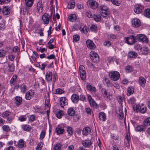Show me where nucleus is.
I'll list each match as a JSON object with an SVG mask.
<instances>
[{
  "instance_id": "obj_11",
  "label": "nucleus",
  "mask_w": 150,
  "mask_h": 150,
  "mask_svg": "<svg viewBox=\"0 0 150 150\" xmlns=\"http://www.w3.org/2000/svg\"><path fill=\"white\" fill-rule=\"evenodd\" d=\"M132 25L135 28H138L141 25V22L140 20L137 18H134L132 19L131 20Z\"/></svg>"
},
{
  "instance_id": "obj_2",
  "label": "nucleus",
  "mask_w": 150,
  "mask_h": 150,
  "mask_svg": "<svg viewBox=\"0 0 150 150\" xmlns=\"http://www.w3.org/2000/svg\"><path fill=\"white\" fill-rule=\"evenodd\" d=\"M2 116L4 118H6V121L9 123L12 122L14 117L11 112L9 111L4 112L2 114Z\"/></svg>"
},
{
  "instance_id": "obj_32",
  "label": "nucleus",
  "mask_w": 150,
  "mask_h": 150,
  "mask_svg": "<svg viewBox=\"0 0 150 150\" xmlns=\"http://www.w3.org/2000/svg\"><path fill=\"white\" fill-rule=\"evenodd\" d=\"M21 128L25 131L29 132L31 129V127L27 125H21Z\"/></svg>"
},
{
  "instance_id": "obj_40",
  "label": "nucleus",
  "mask_w": 150,
  "mask_h": 150,
  "mask_svg": "<svg viewBox=\"0 0 150 150\" xmlns=\"http://www.w3.org/2000/svg\"><path fill=\"white\" fill-rule=\"evenodd\" d=\"M128 55L130 58H134L137 56V54L134 52L131 51L128 53Z\"/></svg>"
},
{
  "instance_id": "obj_21",
  "label": "nucleus",
  "mask_w": 150,
  "mask_h": 150,
  "mask_svg": "<svg viewBox=\"0 0 150 150\" xmlns=\"http://www.w3.org/2000/svg\"><path fill=\"white\" fill-rule=\"evenodd\" d=\"M52 73L51 71H48L46 73V79L48 82H51L52 79Z\"/></svg>"
},
{
  "instance_id": "obj_27",
  "label": "nucleus",
  "mask_w": 150,
  "mask_h": 150,
  "mask_svg": "<svg viewBox=\"0 0 150 150\" xmlns=\"http://www.w3.org/2000/svg\"><path fill=\"white\" fill-rule=\"evenodd\" d=\"M91 132L90 128L88 127H84L82 130V134L85 135H87L90 134Z\"/></svg>"
},
{
  "instance_id": "obj_24",
  "label": "nucleus",
  "mask_w": 150,
  "mask_h": 150,
  "mask_svg": "<svg viewBox=\"0 0 150 150\" xmlns=\"http://www.w3.org/2000/svg\"><path fill=\"white\" fill-rule=\"evenodd\" d=\"M140 50L141 52L140 53L141 54H146L148 53L149 49L146 46H144L140 48Z\"/></svg>"
},
{
  "instance_id": "obj_29",
  "label": "nucleus",
  "mask_w": 150,
  "mask_h": 150,
  "mask_svg": "<svg viewBox=\"0 0 150 150\" xmlns=\"http://www.w3.org/2000/svg\"><path fill=\"white\" fill-rule=\"evenodd\" d=\"M87 89L91 92L93 93H95L96 91V88L89 84H88L86 86Z\"/></svg>"
},
{
  "instance_id": "obj_47",
  "label": "nucleus",
  "mask_w": 150,
  "mask_h": 150,
  "mask_svg": "<svg viewBox=\"0 0 150 150\" xmlns=\"http://www.w3.org/2000/svg\"><path fill=\"white\" fill-rule=\"evenodd\" d=\"M139 110L141 113H145L146 111V108L145 106L142 105L140 106Z\"/></svg>"
},
{
  "instance_id": "obj_14",
  "label": "nucleus",
  "mask_w": 150,
  "mask_h": 150,
  "mask_svg": "<svg viewBox=\"0 0 150 150\" xmlns=\"http://www.w3.org/2000/svg\"><path fill=\"white\" fill-rule=\"evenodd\" d=\"M91 107L93 108L97 107V104L93 99L92 98L91 96L89 94L87 95Z\"/></svg>"
},
{
  "instance_id": "obj_34",
  "label": "nucleus",
  "mask_w": 150,
  "mask_h": 150,
  "mask_svg": "<svg viewBox=\"0 0 150 150\" xmlns=\"http://www.w3.org/2000/svg\"><path fill=\"white\" fill-rule=\"evenodd\" d=\"M134 89L132 87L130 86L127 88V95L129 96L132 94L134 92Z\"/></svg>"
},
{
  "instance_id": "obj_5",
  "label": "nucleus",
  "mask_w": 150,
  "mask_h": 150,
  "mask_svg": "<svg viewBox=\"0 0 150 150\" xmlns=\"http://www.w3.org/2000/svg\"><path fill=\"white\" fill-rule=\"evenodd\" d=\"M51 16L48 14L45 13L42 17V20L43 23L46 25L48 24L51 19Z\"/></svg>"
},
{
  "instance_id": "obj_13",
  "label": "nucleus",
  "mask_w": 150,
  "mask_h": 150,
  "mask_svg": "<svg viewBox=\"0 0 150 150\" xmlns=\"http://www.w3.org/2000/svg\"><path fill=\"white\" fill-rule=\"evenodd\" d=\"M88 5L92 9H95L98 6V3L94 0H89L87 1Z\"/></svg>"
},
{
  "instance_id": "obj_64",
  "label": "nucleus",
  "mask_w": 150,
  "mask_h": 150,
  "mask_svg": "<svg viewBox=\"0 0 150 150\" xmlns=\"http://www.w3.org/2000/svg\"><path fill=\"white\" fill-rule=\"evenodd\" d=\"M43 144V143L42 142L39 143L36 147V150H40L42 148Z\"/></svg>"
},
{
  "instance_id": "obj_59",
  "label": "nucleus",
  "mask_w": 150,
  "mask_h": 150,
  "mask_svg": "<svg viewBox=\"0 0 150 150\" xmlns=\"http://www.w3.org/2000/svg\"><path fill=\"white\" fill-rule=\"evenodd\" d=\"M6 53V52L4 50H0V57H4Z\"/></svg>"
},
{
  "instance_id": "obj_31",
  "label": "nucleus",
  "mask_w": 150,
  "mask_h": 150,
  "mask_svg": "<svg viewBox=\"0 0 150 150\" xmlns=\"http://www.w3.org/2000/svg\"><path fill=\"white\" fill-rule=\"evenodd\" d=\"M103 17L105 18H108L109 17L110 13L109 11H103V13L100 12Z\"/></svg>"
},
{
  "instance_id": "obj_7",
  "label": "nucleus",
  "mask_w": 150,
  "mask_h": 150,
  "mask_svg": "<svg viewBox=\"0 0 150 150\" xmlns=\"http://www.w3.org/2000/svg\"><path fill=\"white\" fill-rule=\"evenodd\" d=\"M144 8V6L141 4H136L134 6V11L136 13L139 14L142 12Z\"/></svg>"
},
{
  "instance_id": "obj_37",
  "label": "nucleus",
  "mask_w": 150,
  "mask_h": 150,
  "mask_svg": "<svg viewBox=\"0 0 150 150\" xmlns=\"http://www.w3.org/2000/svg\"><path fill=\"white\" fill-rule=\"evenodd\" d=\"M27 88L26 83H23L20 86V89L21 92L24 93Z\"/></svg>"
},
{
  "instance_id": "obj_22",
  "label": "nucleus",
  "mask_w": 150,
  "mask_h": 150,
  "mask_svg": "<svg viewBox=\"0 0 150 150\" xmlns=\"http://www.w3.org/2000/svg\"><path fill=\"white\" fill-rule=\"evenodd\" d=\"M67 100L64 97L60 98V104L61 107L64 108V106L67 105Z\"/></svg>"
},
{
  "instance_id": "obj_16",
  "label": "nucleus",
  "mask_w": 150,
  "mask_h": 150,
  "mask_svg": "<svg viewBox=\"0 0 150 150\" xmlns=\"http://www.w3.org/2000/svg\"><path fill=\"white\" fill-rule=\"evenodd\" d=\"M34 93V91L31 90L27 92L25 95V99L27 100H30L33 97Z\"/></svg>"
},
{
  "instance_id": "obj_50",
  "label": "nucleus",
  "mask_w": 150,
  "mask_h": 150,
  "mask_svg": "<svg viewBox=\"0 0 150 150\" xmlns=\"http://www.w3.org/2000/svg\"><path fill=\"white\" fill-rule=\"evenodd\" d=\"M62 145L59 143L56 144L54 146L53 150H60L62 147Z\"/></svg>"
},
{
  "instance_id": "obj_54",
  "label": "nucleus",
  "mask_w": 150,
  "mask_h": 150,
  "mask_svg": "<svg viewBox=\"0 0 150 150\" xmlns=\"http://www.w3.org/2000/svg\"><path fill=\"white\" fill-rule=\"evenodd\" d=\"M35 115H29L28 117V122H33L35 120Z\"/></svg>"
},
{
  "instance_id": "obj_62",
  "label": "nucleus",
  "mask_w": 150,
  "mask_h": 150,
  "mask_svg": "<svg viewBox=\"0 0 150 150\" xmlns=\"http://www.w3.org/2000/svg\"><path fill=\"white\" fill-rule=\"evenodd\" d=\"M45 132L44 130L42 131L40 136V139L41 140L42 139L45 137Z\"/></svg>"
},
{
  "instance_id": "obj_41",
  "label": "nucleus",
  "mask_w": 150,
  "mask_h": 150,
  "mask_svg": "<svg viewBox=\"0 0 150 150\" xmlns=\"http://www.w3.org/2000/svg\"><path fill=\"white\" fill-rule=\"evenodd\" d=\"M127 103L130 105L134 104L136 102V100L134 97H132L127 100Z\"/></svg>"
},
{
  "instance_id": "obj_43",
  "label": "nucleus",
  "mask_w": 150,
  "mask_h": 150,
  "mask_svg": "<svg viewBox=\"0 0 150 150\" xmlns=\"http://www.w3.org/2000/svg\"><path fill=\"white\" fill-rule=\"evenodd\" d=\"M63 111L59 110L56 113V115L57 118L60 119L63 116Z\"/></svg>"
},
{
  "instance_id": "obj_39",
  "label": "nucleus",
  "mask_w": 150,
  "mask_h": 150,
  "mask_svg": "<svg viewBox=\"0 0 150 150\" xmlns=\"http://www.w3.org/2000/svg\"><path fill=\"white\" fill-rule=\"evenodd\" d=\"M67 113L69 115L72 116L74 115L75 111L73 108L70 107L68 109Z\"/></svg>"
},
{
  "instance_id": "obj_6",
  "label": "nucleus",
  "mask_w": 150,
  "mask_h": 150,
  "mask_svg": "<svg viewBox=\"0 0 150 150\" xmlns=\"http://www.w3.org/2000/svg\"><path fill=\"white\" fill-rule=\"evenodd\" d=\"M17 76L16 75H14L11 79L10 83L11 86L14 88L17 89L19 87V85L16 83Z\"/></svg>"
},
{
  "instance_id": "obj_46",
  "label": "nucleus",
  "mask_w": 150,
  "mask_h": 150,
  "mask_svg": "<svg viewBox=\"0 0 150 150\" xmlns=\"http://www.w3.org/2000/svg\"><path fill=\"white\" fill-rule=\"evenodd\" d=\"M144 15L148 18H150V9L147 8L144 11Z\"/></svg>"
},
{
  "instance_id": "obj_26",
  "label": "nucleus",
  "mask_w": 150,
  "mask_h": 150,
  "mask_svg": "<svg viewBox=\"0 0 150 150\" xmlns=\"http://www.w3.org/2000/svg\"><path fill=\"white\" fill-rule=\"evenodd\" d=\"M10 10L7 6H5L3 8L2 13L5 15H7L10 13Z\"/></svg>"
},
{
  "instance_id": "obj_9",
  "label": "nucleus",
  "mask_w": 150,
  "mask_h": 150,
  "mask_svg": "<svg viewBox=\"0 0 150 150\" xmlns=\"http://www.w3.org/2000/svg\"><path fill=\"white\" fill-rule=\"evenodd\" d=\"M91 59L94 62L96 63L99 61L98 54L94 51H91L90 53Z\"/></svg>"
},
{
  "instance_id": "obj_36",
  "label": "nucleus",
  "mask_w": 150,
  "mask_h": 150,
  "mask_svg": "<svg viewBox=\"0 0 150 150\" xmlns=\"http://www.w3.org/2000/svg\"><path fill=\"white\" fill-rule=\"evenodd\" d=\"M76 15L74 14H70L68 17L69 21L72 22H74L76 21Z\"/></svg>"
},
{
  "instance_id": "obj_8",
  "label": "nucleus",
  "mask_w": 150,
  "mask_h": 150,
  "mask_svg": "<svg viewBox=\"0 0 150 150\" xmlns=\"http://www.w3.org/2000/svg\"><path fill=\"white\" fill-rule=\"evenodd\" d=\"M50 100L48 99H46L45 103V110L43 113L46 112L47 115V117H49L50 111Z\"/></svg>"
},
{
  "instance_id": "obj_1",
  "label": "nucleus",
  "mask_w": 150,
  "mask_h": 150,
  "mask_svg": "<svg viewBox=\"0 0 150 150\" xmlns=\"http://www.w3.org/2000/svg\"><path fill=\"white\" fill-rule=\"evenodd\" d=\"M25 4L27 6L24 8L23 11L25 13L30 14V8L29 7H31L33 5L34 3V0H25Z\"/></svg>"
},
{
  "instance_id": "obj_63",
  "label": "nucleus",
  "mask_w": 150,
  "mask_h": 150,
  "mask_svg": "<svg viewBox=\"0 0 150 150\" xmlns=\"http://www.w3.org/2000/svg\"><path fill=\"white\" fill-rule=\"evenodd\" d=\"M125 70L126 72L127 73H129L132 71V67L130 66H127L126 67Z\"/></svg>"
},
{
  "instance_id": "obj_20",
  "label": "nucleus",
  "mask_w": 150,
  "mask_h": 150,
  "mask_svg": "<svg viewBox=\"0 0 150 150\" xmlns=\"http://www.w3.org/2000/svg\"><path fill=\"white\" fill-rule=\"evenodd\" d=\"M25 145V141L23 139H20L17 142L16 146L19 149H22L24 147Z\"/></svg>"
},
{
  "instance_id": "obj_12",
  "label": "nucleus",
  "mask_w": 150,
  "mask_h": 150,
  "mask_svg": "<svg viewBox=\"0 0 150 150\" xmlns=\"http://www.w3.org/2000/svg\"><path fill=\"white\" fill-rule=\"evenodd\" d=\"M125 41L127 44L132 45L135 42V40L133 36L130 35L128 37L125 38Z\"/></svg>"
},
{
  "instance_id": "obj_51",
  "label": "nucleus",
  "mask_w": 150,
  "mask_h": 150,
  "mask_svg": "<svg viewBox=\"0 0 150 150\" xmlns=\"http://www.w3.org/2000/svg\"><path fill=\"white\" fill-rule=\"evenodd\" d=\"M38 56V53L36 52L33 51L32 55L31 56V57L33 61H35Z\"/></svg>"
},
{
  "instance_id": "obj_53",
  "label": "nucleus",
  "mask_w": 150,
  "mask_h": 150,
  "mask_svg": "<svg viewBox=\"0 0 150 150\" xmlns=\"http://www.w3.org/2000/svg\"><path fill=\"white\" fill-rule=\"evenodd\" d=\"M39 67L41 69L42 71H44L45 70V68L47 65V63L45 62L42 63L41 64V66H40L39 64Z\"/></svg>"
},
{
  "instance_id": "obj_49",
  "label": "nucleus",
  "mask_w": 150,
  "mask_h": 150,
  "mask_svg": "<svg viewBox=\"0 0 150 150\" xmlns=\"http://www.w3.org/2000/svg\"><path fill=\"white\" fill-rule=\"evenodd\" d=\"M64 91L62 89L58 88L56 89L54 91V93L56 94H61L63 93Z\"/></svg>"
},
{
  "instance_id": "obj_44",
  "label": "nucleus",
  "mask_w": 150,
  "mask_h": 150,
  "mask_svg": "<svg viewBox=\"0 0 150 150\" xmlns=\"http://www.w3.org/2000/svg\"><path fill=\"white\" fill-rule=\"evenodd\" d=\"M27 116L26 115H21L18 117V119L21 122L26 121Z\"/></svg>"
},
{
  "instance_id": "obj_23",
  "label": "nucleus",
  "mask_w": 150,
  "mask_h": 150,
  "mask_svg": "<svg viewBox=\"0 0 150 150\" xmlns=\"http://www.w3.org/2000/svg\"><path fill=\"white\" fill-rule=\"evenodd\" d=\"M72 102L74 103H77L79 100V96L76 94H73L71 97Z\"/></svg>"
},
{
  "instance_id": "obj_57",
  "label": "nucleus",
  "mask_w": 150,
  "mask_h": 150,
  "mask_svg": "<svg viewBox=\"0 0 150 150\" xmlns=\"http://www.w3.org/2000/svg\"><path fill=\"white\" fill-rule=\"evenodd\" d=\"M67 131L69 136H71L73 134L72 128L70 126L67 127Z\"/></svg>"
},
{
  "instance_id": "obj_10",
  "label": "nucleus",
  "mask_w": 150,
  "mask_h": 150,
  "mask_svg": "<svg viewBox=\"0 0 150 150\" xmlns=\"http://www.w3.org/2000/svg\"><path fill=\"white\" fill-rule=\"evenodd\" d=\"M137 38L140 42L145 43H147L149 41L147 37L144 34H138L137 35Z\"/></svg>"
},
{
  "instance_id": "obj_58",
  "label": "nucleus",
  "mask_w": 150,
  "mask_h": 150,
  "mask_svg": "<svg viewBox=\"0 0 150 150\" xmlns=\"http://www.w3.org/2000/svg\"><path fill=\"white\" fill-rule=\"evenodd\" d=\"M90 30L92 32H96L97 31V26L94 25H92L90 27Z\"/></svg>"
},
{
  "instance_id": "obj_42",
  "label": "nucleus",
  "mask_w": 150,
  "mask_h": 150,
  "mask_svg": "<svg viewBox=\"0 0 150 150\" xmlns=\"http://www.w3.org/2000/svg\"><path fill=\"white\" fill-rule=\"evenodd\" d=\"M100 12H102L105 11H109L108 8L105 5L100 6Z\"/></svg>"
},
{
  "instance_id": "obj_4",
  "label": "nucleus",
  "mask_w": 150,
  "mask_h": 150,
  "mask_svg": "<svg viewBox=\"0 0 150 150\" xmlns=\"http://www.w3.org/2000/svg\"><path fill=\"white\" fill-rule=\"evenodd\" d=\"M64 124H59L56 127L55 132L57 135H59L63 134L64 131Z\"/></svg>"
},
{
  "instance_id": "obj_30",
  "label": "nucleus",
  "mask_w": 150,
  "mask_h": 150,
  "mask_svg": "<svg viewBox=\"0 0 150 150\" xmlns=\"http://www.w3.org/2000/svg\"><path fill=\"white\" fill-rule=\"evenodd\" d=\"M99 119L103 121H105L106 120L105 114L103 112H100L99 114Z\"/></svg>"
},
{
  "instance_id": "obj_18",
  "label": "nucleus",
  "mask_w": 150,
  "mask_h": 150,
  "mask_svg": "<svg viewBox=\"0 0 150 150\" xmlns=\"http://www.w3.org/2000/svg\"><path fill=\"white\" fill-rule=\"evenodd\" d=\"M86 45L88 47L91 49H94L96 47V45L92 40H87L86 41Z\"/></svg>"
},
{
  "instance_id": "obj_61",
  "label": "nucleus",
  "mask_w": 150,
  "mask_h": 150,
  "mask_svg": "<svg viewBox=\"0 0 150 150\" xmlns=\"http://www.w3.org/2000/svg\"><path fill=\"white\" fill-rule=\"evenodd\" d=\"M80 38L79 36L77 35H74L73 37V42H76L78 41Z\"/></svg>"
},
{
  "instance_id": "obj_52",
  "label": "nucleus",
  "mask_w": 150,
  "mask_h": 150,
  "mask_svg": "<svg viewBox=\"0 0 150 150\" xmlns=\"http://www.w3.org/2000/svg\"><path fill=\"white\" fill-rule=\"evenodd\" d=\"M111 2L113 4L117 6H119L121 3V0H112Z\"/></svg>"
},
{
  "instance_id": "obj_35",
  "label": "nucleus",
  "mask_w": 150,
  "mask_h": 150,
  "mask_svg": "<svg viewBox=\"0 0 150 150\" xmlns=\"http://www.w3.org/2000/svg\"><path fill=\"white\" fill-rule=\"evenodd\" d=\"M144 126L143 125H138L136 127L135 130L136 132H143L144 131Z\"/></svg>"
},
{
  "instance_id": "obj_45",
  "label": "nucleus",
  "mask_w": 150,
  "mask_h": 150,
  "mask_svg": "<svg viewBox=\"0 0 150 150\" xmlns=\"http://www.w3.org/2000/svg\"><path fill=\"white\" fill-rule=\"evenodd\" d=\"M144 125L146 126L150 125V117H147L144 120Z\"/></svg>"
},
{
  "instance_id": "obj_17",
  "label": "nucleus",
  "mask_w": 150,
  "mask_h": 150,
  "mask_svg": "<svg viewBox=\"0 0 150 150\" xmlns=\"http://www.w3.org/2000/svg\"><path fill=\"white\" fill-rule=\"evenodd\" d=\"M36 8L38 12L41 13L42 11L43 6L42 0H39L37 2Z\"/></svg>"
},
{
  "instance_id": "obj_56",
  "label": "nucleus",
  "mask_w": 150,
  "mask_h": 150,
  "mask_svg": "<svg viewBox=\"0 0 150 150\" xmlns=\"http://www.w3.org/2000/svg\"><path fill=\"white\" fill-rule=\"evenodd\" d=\"M80 74L81 79L82 80H85L86 77V72H80Z\"/></svg>"
},
{
  "instance_id": "obj_33",
  "label": "nucleus",
  "mask_w": 150,
  "mask_h": 150,
  "mask_svg": "<svg viewBox=\"0 0 150 150\" xmlns=\"http://www.w3.org/2000/svg\"><path fill=\"white\" fill-rule=\"evenodd\" d=\"M75 6L74 1V0H70L69 2L67 7L69 9H73L74 8Z\"/></svg>"
},
{
  "instance_id": "obj_25",
  "label": "nucleus",
  "mask_w": 150,
  "mask_h": 150,
  "mask_svg": "<svg viewBox=\"0 0 150 150\" xmlns=\"http://www.w3.org/2000/svg\"><path fill=\"white\" fill-rule=\"evenodd\" d=\"M81 32L85 34H86L88 32V29L86 25L83 24H82L79 28Z\"/></svg>"
},
{
  "instance_id": "obj_60",
  "label": "nucleus",
  "mask_w": 150,
  "mask_h": 150,
  "mask_svg": "<svg viewBox=\"0 0 150 150\" xmlns=\"http://www.w3.org/2000/svg\"><path fill=\"white\" fill-rule=\"evenodd\" d=\"M117 99L119 103H120L121 105L122 104L123 99V98L121 96H117Z\"/></svg>"
},
{
  "instance_id": "obj_19",
  "label": "nucleus",
  "mask_w": 150,
  "mask_h": 150,
  "mask_svg": "<svg viewBox=\"0 0 150 150\" xmlns=\"http://www.w3.org/2000/svg\"><path fill=\"white\" fill-rule=\"evenodd\" d=\"M15 103L16 106H18L20 105L22 102V98L19 96H16L14 98Z\"/></svg>"
},
{
  "instance_id": "obj_3",
  "label": "nucleus",
  "mask_w": 150,
  "mask_h": 150,
  "mask_svg": "<svg viewBox=\"0 0 150 150\" xmlns=\"http://www.w3.org/2000/svg\"><path fill=\"white\" fill-rule=\"evenodd\" d=\"M119 73L117 71H112L110 72L109 76L110 79L114 81L118 80L120 77Z\"/></svg>"
},
{
  "instance_id": "obj_55",
  "label": "nucleus",
  "mask_w": 150,
  "mask_h": 150,
  "mask_svg": "<svg viewBox=\"0 0 150 150\" xmlns=\"http://www.w3.org/2000/svg\"><path fill=\"white\" fill-rule=\"evenodd\" d=\"M2 128L4 131L6 132H9L11 130L10 128L7 125H4L2 127Z\"/></svg>"
},
{
  "instance_id": "obj_38",
  "label": "nucleus",
  "mask_w": 150,
  "mask_h": 150,
  "mask_svg": "<svg viewBox=\"0 0 150 150\" xmlns=\"http://www.w3.org/2000/svg\"><path fill=\"white\" fill-rule=\"evenodd\" d=\"M102 93L103 95L105 97L108 98H110V94L106 90L105 88H103L102 89Z\"/></svg>"
},
{
  "instance_id": "obj_48",
  "label": "nucleus",
  "mask_w": 150,
  "mask_h": 150,
  "mask_svg": "<svg viewBox=\"0 0 150 150\" xmlns=\"http://www.w3.org/2000/svg\"><path fill=\"white\" fill-rule=\"evenodd\" d=\"M101 16L98 14H95L93 16V18L94 20L96 22H98L100 21L101 19Z\"/></svg>"
},
{
  "instance_id": "obj_15",
  "label": "nucleus",
  "mask_w": 150,
  "mask_h": 150,
  "mask_svg": "<svg viewBox=\"0 0 150 150\" xmlns=\"http://www.w3.org/2000/svg\"><path fill=\"white\" fill-rule=\"evenodd\" d=\"M82 144L84 147L89 148L92 145V142L90 140L87 139L82 141Z\"/></svg>"
},
{
  "instance_id": "obj_28",
  "label": "nucleus",
  "mask_w": 150,
  "mask_h": 150,
  "mask_svg": "<svg viewBox=\"0 0 150 150\" xmlns=\"http://www.w3.org/2000/svg\"><path fill=\"white\" fill-rule=\"evenodd\" d=\"M139 83L141 86H144L146 83V81L143 77L140 76L139 79Z\"/></svg>"
}]
</instances>
